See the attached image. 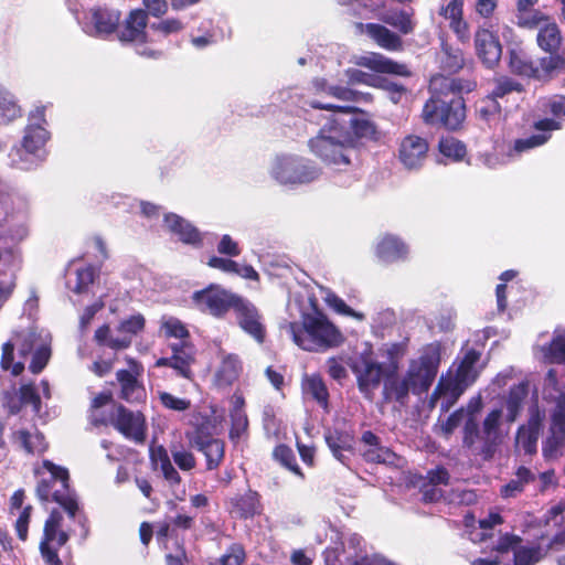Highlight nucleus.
<instances>
[{
    "label": "nucleus",
    "instance_id": "nucleus-64",
    "mask_svg": "<svg viewBox=\"0 0 565 565\" xmlns=\"http://www.w3.org/2000/svg\"><path fill=\"white\" fill-rule=\"evenodd\" d=\"M217 252L218 254L228 257H237L241 255L242 249L238 243L234 241L231 235L224 234L217 244Z\"/></svg>",
    "mask_w": 565,
    "mask_h": 565
},
{
    "label": "nucleus",
    "instance_id": "nucleus-49",
    "mask_svg": "<svg viewBox=\"0 0 565 565\" xmlns=\"http://www.w3.org/2000/svg\"><path fill=\"white\" fill-rule=\"evenodd\" d=\"M384 22L397 29L402 34H409L414 31L412 14L405 10L391 12L384 18Z\"/></svg>",
    "mask_w": 565,
    "mask_h": 565
},
{
    "label": "nucleus",
    "instance_id": "nucleus-18",
    "mask_svg": "<svg viewBox=\"0 0 565 565\" xmlns=\"http://www.w3.org/2000/svg\"><path fill=\"white\" fill-rule=\"evenodd\" d=\"M129 369L116 372L120 385L119 397L127 403H139L146 398V390L138 377L143 373L142 364L134 358L126 359Z\"/></svg>",
    "mask_w": 565,
    "mask_h": 565
},
{
    "label": "nucleus",
    "instance_id": "nucleus-12",
    "mask_svg": "<svg viewBox=\"0 0 565 565\" xmlns=\"http://www.w3.org/2000/svg\"><path fill=\"white\" fill-rule=\"evenodd\" d=\"M238 297L221 285L210 284L201 290L192 294V302L202 313L212 316L215 319H224Z\"/></svg>",
    "mask_w": 565,
    "mask_h": 565
},
{
    "label": "nucleus",
    "instance_id": "nucleus-6",
    "mask_svg": "<svg viewBox=\"0 0 565 565\" xmlns=\"http://www.w3.org/2000/svg\"><path fill=\"white\" fill-rule=\"evenodd\" d=\"M311 151L328 164L348 166L353 138L344 127L332 119L323 126L318 136L309 140Z\"/></svg>",
    "mask_w": 565,
    "mask_h": 565
},
{
    "label": "nucleus",
    "instance_id": "nucleus-48",
    "mask_svg": "<svg viewBox=\"0 0 565 565\" xmlns=\"http://www.w3.org/2000/svg\"><path fill=\"white\" fill-rule=\"evenodd\" d=\"M231 428L228 437L231 441L238 443V440L248 430V417L246 412L230 411Z\"/></svg>",
    "mask_w": 565,
    "mask_h": 565
},
{
    "label": "nucleus",
    "instance_id": "nucleus-9",
    "mask_svg": "<svg viewBox=\"0 0 565 565\" xmlns=\"http://www.w3.org/2000/svg\"><path fill=\"white\" fill-rule=\"evenodd\" d=\"M63 515L53 509L44 522L43 534L39 543V552L43 565H63L58 550L71 539L68 531L62 529Z\"/></svg>",
    "mask_w": 565,
    "mask_h": 565
},
{
    "label": "nucleus",
    "instance_id": "nucleus-23",
    "mask_svg": "<svg viewBox=\"0 0 565 565\" xmlns=\"http://www.w3.org/2000/svg\"><path fill=\"white\" fill-rule=\"evenodd\" d=\"M274 177L284 184L306 183L317 177V170L302 160L287 158L279 160L274 168Z\"/></svg>",
    "mask_w": 565,
    "mask_h": 565
},
{
    "label": "nucleus",
    "instance_id": "nucleus-16",
    "mask_svg": "<svg viewBox=\"0 0 565 565\" xmlns=\"http://www.w3.org/2000/svg\"><path fill=\"white\" fill-rule=\"evenodd\" d=\"M232 311L238 327L257 343L263 344L266 339V327L259 309L249 299L238 295Z\"/></svg>",
    "mask_w": 565,
    "mask_h": 565
},
{
    "label": "nucleus",
    "instance_id": "nucleus-2",
    "mask_svg": "<svg viewBox=\"0 0 565 565\" xmlns=\"http://www.w3.org/2000/svg\"><path fill=\"white\" fill-rule=\"evenodd\" d=\"M440 362L441 344L434 341L422 348L417 359L409 361L403 376L397 374V364L393 363L382 387L383 402L405 405L409 399V393L416 396L426 394L437 377Z\"/></svg>",
    "mask_w": 565,
    "mask_h": 565
},
{
    "label": "nucleus",
    "instance_id": "nucleus-13",
    "mask_svg": "<svg viewBox=\"0 0 565 565\" xmlns=\"http://www.w3.org/2000/svg\"><path fill=\"white\" fill-rule=\"evenodd\" d=\"M552 61L543 60L541 56L533 61L532 57L521 47L508 50L509 71L520 77L533 79L547 84L557 78L556 73L548 66Z\"/></svg>",
    "mask_w": 565,
    "mask_h": 565
},
{
    "label": "nucleus",
    "instance_id": "nucleus-31",
    "mask_svg": "<svg viewBox=\"0 0 565 565\" xmlns=\"http://www.w3.org/2000/svg\"><path fill=\"white\" fill-rule=\"evenodd\" d=\"M12 446L26 455H41L49 448L44 435L40 431L31 434L28 429H18L11 434Z\"/></svg>",
    "mask_w": 565,
    "mask_h": 565
},
{
    "label": "nucleus",
    "instance_id": "nucleus-53",
    "mask_svg": "<svg viewBox=\"0 0 565 565\" xmlns=\"http://www.w3.org/2000/svg\"><path fill=\"white\" fill-rule=\"evenodd\" d=\"M564 443L565 434L551 424L550 435L543 441V455L545 457H554Z\"/></svg>",
    "mask_w": 565,
    "mask_h": 565
},
{
    "label": "nucleus",
    "instance_id": "nucleus-40",
    "mask_svg": "<svg viewBox=\"0 0 565 565\" xmlns=\"http://www.w3.org/2000/svg\"><path fill=\"white\" fill-rule=\"evenodd\" d=\"M225 441L222 439H213L195 449L203 454L205 458V468L209 471L216 470L225 458Z\"/></svg>",
    "mask_w": 565,
    "mask_h": 565
},
{
    "label": "nucleus",
    "instance_id": "nucleus-44",
    "mask_svg": "<svg viewBox=\"0 0 565 565\" xmlns=\"http://www.w3.org/2000/svg\"><path fill=\"white\" fill-rule=\"evenodd\" d=\"M439 152L454 161H461L467 154L466 145L455 137H441L438 142Z\"/></svg>",
    "mask_w": 565,
    "mask_h": 565
},
{
    "label": "nucleus",
    "instance_id": "nucleus-11",
    "mask_svg": "<svg viewBox=\"0 0 565 565\" xmlns=\"http://www.w3.org/2000/svg\"><path fill=\"white\" fill-rule=\"evenodd\" d=\"M145 326V317L136 313L119 322L116 329L118 337H113L109 324L104 323L95 330L94 341L98 347L109 348L116 352L126 350L131 345L132 338L143 331Z\"/></svg>",
    "mask_w": 565,
    "mask_h": 565
},
{
    "label": "nucleus",
    "instance_id": "nucleus-51",
    "mask_svg": "<svg viewBox=\"0 0 565 565\" xmlns=\"http://www.w3.org/2000/svg\"><path fill=\"white\" fill-rule=\"evenodd\" d=\"M327 94L334 98H338L341 100H347V102H359V100L371 102L372 100V96L369 93H360V92L353 90L349 87L338 86V85L329 86Z\"/></svg>",
    "mask_w": 565,
    "mask_h": 565
},
{
    "label": "nucleus",
    "instance_id": "nucleus-15",
    "mask_svg": "<svg viewBox=\"0 0 565 565\" xmlns=\"http://www.w3.org/2000/svg\"><path fill=\"white\" fill-rule=\"evenodd\" d=\"M309 106L313 109L320 110H330L334 113H343V114H361V117H354L350 120V128L352 129L351 137L353 138V143L355 140H369V141H379L381 138V132L377 129V126L369 118L365 117V113L352 106H338L333 104H324L318 100H312L309 103Z\"/></svg>",
    "mask_w": 565,
    "mask_h": 565
},
{
    "label": "nucleus",
    "instance_id": "nucleus-32",
    "mask_svg": "<svg viewBox=\"0 0 565 565\" xmlns=\"http://www.w3.org/2000/svg\"><path fill=\"white\" fill-rule=\"evenodd\" d=\"M502 417V411L500 408L492 409L483 419L482 433L484 436L483 446L481 454L486 459L492 457L495 447L499 444V428Z\"/></svg>",
    "mask_w": 565,
    "mask_h": 565
},
{
    "label": "nucleus",
    "instance_id": "nucleus-19",
    "mask_svg": "<svg viewBox=\"0 0 565 565\" xmlns=\"http://www.w3.org/2000/svg\"><path fill=\"white\" fill-rule=\"evenodd\" d=\"M428 151L429 143L426 138L409 134L401 139L397 158L405 169L418 170L424 166Z\"/></svg>",
    "mask_w": 565,
    "mask_h": 565
},
{
    "label": "nucleus",
    "instance_id": "nucleus-35",
    "mask_svg": "<svg viewBox=\"0 0 565 565\" xmlns=\"http://www.w3.org/2000/svg\"><path fill=\"white\" fill-rule=\"evenodd\" d=\"M539 0H518L516 19L518 25L527 29H534L541 25L544 20H548L547 14L535 9Z\"/></svg>",
    "mask_w": 565,
    "mask_h": 565
},
{
    "label": "nucleus",
    "instance_id": "nucleus-3",
    "mask_svg": "<svg viewBox=\"0 0 565 565\" xmlns=\"http://www.w3.org/2000/svg\"><path fill=\"white\" fill-rule=\"evenodd\" d=\"M481 353L476 349L465 352L456 370L449 369L441 374L428 398V407L435 408L440 404V412L447 413L459 401L461 395L477 381L479 374L476 364Z\"/></svg>",
    "mask_w": 565,
    "mask_h": 565
},
{
    "label": "nucleus",
    "instance_id": "nucleus-1",
    "mask_svg": "<svg viewBox=\"0 0 565 565\" xmlns=\"http://www.w3.org/2000/svg\"><path fill=\"white\" fill-rule=\"evenodd\" d=\"M477 87L476 79L450 78L436 75L431 78L430 97L422 110L423 121L433 127L459 130L466 119V104L462 93H470Z\"/></svg>",
    "mask_w": 565,
    "mask_h": 565
},
{
    "label": "nucleus",
    "instance_id": "nucleus-8",
    "mask_svg": "<svg viewBox=\"0 0 565 565\" xmlns=\"http://www.w3.org/2000/svg\"><path fill=\"white\" fill-rule=\"evenodd\" d=\"M39 338L36 333L29 329L12 331L10 339L1 347L0 367L4 372H10L13 376L21 375L25 365L23 361L14 362V351L18 350L20 359H26L35 349Z\"/></svg>",
    "mask_w": 565,
    "mask_h": 565
},
{
    "label": "nucleus",
    "instance_id": "nucleus-34",
    "mask_svg": "<svg viewBox=\"0 0 565 565\" xmlns=\"http://www.w3.org/2000/svg\"><path fill=\"white\" fill-rule=\"evenodd\" d=\"M472 64V60L467 62L461 49L456 47L446 41L441 42L440 68L444 72L448 74H457L465 66Z\"/></svg>",
    "mask_w": 565,
    "mask_h": 565
},
{
    "label": "nucleus",
    "instance_id": "nucleus-55",
    "mask_svg": "<svg viewBox=\"0 0 565 565\" xmlns=\"http://www.w3.org/2000/svg\"><path fill=\"white\" fill-rule=\"evenodd\" d=\"M542 558V550L540 546L525 547L519 546L514 550L513 565H534Z\"/></svg>",
    "mask_w": 565,
    "mask_h": 565
},
{
    "label": "nucleus",
    "instance_id": "nucleus-27",
    "mask_svg": "<svg viewBox=\"0 0 565 565\" xmlns=\"http://www.w3.org/2000/svg\"><path fill=\"white\" fill-rule=\"evenodd\" d=\"M242 372L243 363L239 356L235 353L224 354L213 375V385L218 390L230 388L238 381Z\"/></svg>",
    "mask_w": 565,
    "mask_h": 565
},
{
    "label": "nucleus",
    "instance_id": "nucleus-42",
    "mask_svg": "<svg viewBox=\"0 0 565 565\" xmlns=\"http://www.w3.org/2000/svg\"><path fill=\"white\" fill-rule=\"evenodd\" d=\"M524 92L525 87L520 81L508 75H501L493 78V88L489 95L498 100L512 93L522 94Z\"/></svg>",
    "mask_w": 565,
    "mask_h": 565
},
{
    "label": "nucleus",
    "instance_id": "nucleus-46",
    "mask_svg": "<svg viewBox=\"0 0 565 565\" xmlns=\"http://www.w3.org/2000/svg\"><path fill=\"white\" fill-rule=\"evenodd\" d=\"M188 438L193 448L212 441L216 439L214 437V426L209 420H203L194 426L193 430L188 434Z\"/></svg>",
    "mask_w": 565,
    "mask_h": 565
},
{
    "label": "nucleus",
    "instance_id": "nucleus-60",
    "mask_svg": "<svg viewBox=\"0 0 565 565\" xmlns=\"http://www.w3.org/2000/svg\"><path fill=\"white\" fill-rule=\"evenodd\" d=\"M94 269L92 266H85L76 269V284L73 289L75 294L87 291L88 287L94 282Z\"/></svg>",
    "mask_w": 565,
    "mask_h": 565
},
{
    "label": "nucleus",
    "instance_id": "nucleus-22",
    "mask_svg": "<svg viewBox=\"0 0 565 565\" xmlns=\"http://www.w3.org/2000/svg\"><path fill=\"white\" fill-rule=\"evenodd\" d=\"M475 50L478 58L488 70H493L500 63L502 45L497 34L488 29L479 28L475 32Z\"/></svg>",
    "mask_w": 565,
    "mask_h": 565
},
{
    "label": "nucleus",
    "instance_id": "nucleus-63",
    "mask_svg": "<svg viewBox=\"0 0 565 565\" xmlns=\"http://www.w3.org/2000/svg\"><path fill=\"white\" fill-rule=\"evenodd\" d=\"M159 398L161 404L168 409L184 412L191 407L190 399L177 397L168 392L160 393Z\"/></svg>",
    "mask_w": 565,
    "mask_h": 565
},
{
    "label": "nucleus",
    "instance_id": "nucleus-17",
    "mask_svg": "<svg viewBox=\"0 0 565 565\" xmlns=\"http://www.w3.org/2000/svg\"><path fill=\"white\" fill-rule=\"evenodd\" d=\"M171 356L159 358L156 367H171L179 377L192 380V365L195 363V347L190 341H179L170 344Z\"/></svg>",
    "mask_w": 565,
    "mask_h": 565
},
{
    "label": "nucleus",
    "instance_id": "nucleus-36",
    "mask_svg": "<svg viewBox=\"0 0 565 565\" xmlns=\"http://www.w3.org/2000/svg\"><path fill=\"white\" fill-rule=\"evenodd\" d=\"M366 33L380 45L388 51H399L403 49V41L399 35L392 32L386 26L379 23H367Z\"/></svg>",
    "mask_w": 565,
    "mask_h": 565
},
{
    "label": "nucleus",
    "instance_id": "nucleus-52",
    "mask_svg": "<svg viewBox=\"0 0 565 565\" xmlns=\"http://www.w3.org/2000/svg\"><path fill=\"white\" fill-rule=\"evenodd\" d=\"M167 338H175L180 341H189L190 332L185 324L178 318L167 319L161 327Z\"/></svg>",
    "mask_w": 565,
    "mask_h": 565
},
{
    "label": "nucleus",
    "instance_id": "nucleus-41",
    "mask_svg": "<svg viewBox=\"0 0 565 565\" xmlns=\"http://www.w3.org/2000/svg\"><path fill=\"white\" fill-rule=\"evenodd\" d=\"M535 480V475L526 467L521 466L515 471V478L504 484L501 490L502 498H515L524 491L526 484Z\"/></svg>",
    "mask_w": 565,
    "mask_h": 565
},
{
    "label": "nucleus",
    "instance_id": "nucleus-10",
    "mask_svg": "<svg viewBox=\"0 0 565 565\" xmlns=\"http://www.w3.org/2000/svg\"><path fill=\"white\" fill-rule=\"evenodd\" d=\"M537 28L536 44L545 53L541 57L552 61L548 66L557 76L565 74L564 38L558 24L548 17Z\"/></svg>",
    "mask_w": 565,
    "mask_h": 565
},
{
    "label": "nucleus",
    "instance_id": "nucleus-43",
    "mask_svg": "<svg viewBox=\"0 0 565 565\" xmlns=\"http://www.w3.org/2000/svg\"><path fill=\"white\" fill-rule=\"evenodd\" d=\"M273 458L285 469L289 470L299 478L305 479V473L297 463L295 452L288 445H277L273 450Z\"/></svg>",
    "mask_w": 565,
    "mask_h": 565
},
{
    "label": "nucleus",
    "instance_id": "nucleus-21",
    "mask_svg": "<svg viewBox=\"0 0 565 565\" xmlns=\"http://www.w3.org/2000/svg\"><path fill=\"white\" fill-rule=\"evenodd\" d=\"M121 20V12L107 7H94L89 10V22L86 32L89 35L107 39L117 33Z\"/></svg>",
    "mask_w": 565,
    "mask_h": 565
},
{
    "label": "nucleus",
    "instance_id": "nucleus-50",
    "mask_svg": "<svg viewBox=\"0 0 565 565\" xmlns=\"http://www.w3.org/2000/svg\"><path fill=\"white\" fill-rule=\"evenodd\" d=\"M0 111L8 120L22 116L21 107L17 104L13 95L0 85Z\"/></svg>",
    "mask_w": 565,
    "mask_h": 565
},
{
    "label": "nucleus",
    "instance_id": "nucleus-45",
    "mask_svg": "<svg viewBox=\"0 0 565 565\" xmlns=\"http://www.w3.org/2000/svg\"><path fill=\"white\" fill-rule=\"evenodd\" d=\"M47 131L41 126H29L22 139V147L29 153H35L46 141Z\"/></svg>",
    "mask_w": 565,
    "mask_h": 565
},
{
    "label": "nucleus",
    "instance_id": "nucleus-38",
    "mask_svg": "<svg viewBox=\"0 0 565 565\" xmlns=\"http://www.w3.org/2000/svg\"><path fill=\"white\" fill-rule=\"evenodd\" d=\"M326 443L330 448L333 456L343 465L348 466L349 457L345 456L344 451H352L353 449V437L338 429L330 431L326 435Z\"/></svg>",
    "mask_w": 565,
    "mask_h": 565
},
{
    "label": "nucleus",
    "instance_id": "nucleus-61",
    "mask_svg": "<svg viewBox=\"0 0 565 565\" xmlns=\"http://www.w3.org/2000/svg\"><path fill=\"white\" fill-rule=\"evenodd\" d=\"M477 113L481 119L488 121L492 117L501 113V105L492 96L487 95L484 98L481 99Z\"/></svg>",
    "mask_w": 565,
    "mask_h": 565
},
{
    "label": "nucleus",
    "instance_id": "nucleus-37",
    "mask_svg": "<svg viewBox=\"0 0 565 565\" xmlns=\"http://www.w3.org/2000/svg\"><path fill=\"white\" fill-rule=\"evenodd\" d=\"M303 392L311 396L319 406L329 413V391L320 374L307 375L302 381Z\"/></svg>",
    "mask_w": 565,
    "mask_h": 565
},
{
    "label": "nucleus",
    "instance_id": "nucleus-29",
    "mask_svg": "<svg viewBox=\"0 0 565 565\" xmlns=\"http://www.w3.org/2000/svg\"><path fill=\"white\" fill-rule=\"evenodd\" d=\"M164 223L169 231L175 234L183 244L193 247L202 246L201 232L185 218L174 213H168L164 215Z\"/></svg>",
    "mask_w": 565,
    "mask_h": 565
},
{
    "label": "nucleus",
    "instance_id": "nucleus-5",
    "mask_svg": "<svg viewBox=\"0 0 565 565\" xmlns=\"http://www.w3.org/2000/svg\"><path fill=\"white\" fill-rule=\"evenodd\" d=\"M42 468L47 476L42 475L38 481L35 493L41 502H55L71 519L78 511V503L70 489V473L64 467L57 466L51 460H43Z\"/></svg>",
    "mask_w": 565,
    "mask_h": 565
},
{
    "label": "nucleus",
    "instance_id": "nucleus-25",
    "mask_svg": "<svg viewBox=\"0 0 565 565\" xmlns=\"http://www.w3.org/2000/svg\"><path fill=\"white\" fill-rule=\"evenodd\" d=\"M561 128L562 122L559 120L553 118L539 119L533 124V129L537 132L526 138L515 139L512 149L514 152L521 153L541 147L552 138L553 131Z\"/></svg>",
    "mask_w": 565,
    "mask_h": 565
},
{
    "label": "nucleus",
    "instance_id": "nucleus-26",
    "mask_svg": "<svg viewBox=\"0 0 565 565\" xmlns=\"http://www.w3.org/2000/svg\"><path fill=\"white\" fill-rule=\"evenodd\" d=\"M148 13L143 9H135L129 12L121 26L117 31V38L121 43H146Z\"/></svg>",
    "mask_w": 565,
    "mask_h": 565
},
{
    "label": "nucleus",
    "instance_id": "nucleus-57",
    "mask_svg": "<svg viewBox=\"0 0 565 565\" xmlns=\"http://www.w3.org/2000/svg\"><path fill=\"white\" fill-rule=\"evenodd\" d=\"M377 87L386 92L390 100H392L394 104H398L403 96H405L407 93L406 86L387 78L379 77Z\"/></svg>",
    "mask_w": 565,
    "mask_h": 565
},
{
    "label": "nucleus",
    "instance_id": "nucleus-30",
    "mask_svg": "<svg viewBox=\"0 0 565 565\" xmlns=\"http://www.w3.org/2000/svg\"><path fill=\"white\" fill-rule=\"evenodd\" d=\"M358 65L382 74H392L403 77L412 75L406 64L393 61L380 53H370L369 55L361 56L358 61Z\"/></svg>",
    "mask_w": 565,
    "mask_h": 565
},
{
    "label": "nucleus",
    "instance_id": "nucleus-20",
    "mask_svg": "<svg viewBox=\"0 0 565 565\" xmlns=\"http://www.w3.org/2000/svg\"><path fill=\"white\" fill-rule=\"evenodd\" d=\"M544 418V411H541L537 404H533L529 407L526 424L521 425L516 430V446L530 456L536 454L537 440L543 428Z\"/></svg>",
    "mask_w": 565,
    "mask_h": 565
},
{
    "label": "nucleus",
    "instance_id": "nucleus-59",
    "mask_svg": "<svg viewBox=\"0 0 565 565\" xmlns=\"http://www.w3.org/2000/svg\"><path fill=\"white\" fill-rule=\"evenodd\" d=\"M150 28L154 32H158L163 36H168L170 34L181 32L184 29V24L181 20L177 18H168L159 22L152 23Z\"/></svg>",
    "mask_w": 565,
    "mask_h": 565
},
{
    "label": "nucleus",
    "instance_id": "nucleus-56",
    "mask_svg": "<svg viewBox=\"0 0 565 565\" xmlns=\"http://www.w3.org/2000/svg\"><path fill=\"white\" fill-rule=\"evenodd\" d=\"M31 354L32 360L29 370L32 374H40L46 367L51 359V348L46 344H41Z\"/></svg>",
    "mask_w": 565,
    "mask_h": 565
},
{
    "label": "nucleus",
    "instance_id": "nucleus-54",
    "mask_svg": "<svg viewBox=\"0 0 565 565\" xmlns=\"http://www.w3.org/2000/svg\"><path fill=\"white\" fill-rule=\"evenodd\" d=\"M19 397L23 405H31L32 411L39 414L42 408L40 394L33 383L22 384L19 387Z\"/></svg>",
    "mask_w": 565,
    "mask_h": 565
},
{
    "label": "nucleus",
    "instance_id": "nucleus-24",
    "mask_svg": "<svg viewBox=\"0 0 565 565\" xmlns=\"http://www.w3.org/2000/svg\"><path fill=\"white\" fill-rule=\"evenodd\" d=\"M363 445L361 456L365 462L395 465L398 460L397 455L388 447L381 444L380 437L371 430H365L360 439Z\"/></svg>",
    "mask_w": 565,
    "mask_h": 565
},
{
    "label": "nucleus",
    "instance_id": "nucleus-4",
    "mask_svg": "<svg viewBox=\"0 0 565 565\" xmlns=\"http://www.w3.org/2000/svg\"><path fill=\"white\" fill-rule=\"evenodd\" d=\"M289 329L294 342L310 352L326 351L344 342L341 331L322 312L307 313L302 324L291 322Z\"/></svg>",
    "mask_w": 565,
    "mask_h": 565
},
{
    "label": "nucleus",
    "instance_id": "nucleus-28",
    "mask_svg": "<svg viewBox=\"0 0 565 565\" xmlns=\"http://www.w3.org/2000/svg\"><path fill=\"white\" fill-rule=\"evenodd\" d=\"M465 0H450L447 6L439 9V15L449 20V28L461 43L470 41V28L463 19Z\"/></svg>",
    "mask_w": 565,
    "mask_h": 565
},
{
    "label": "nucleus",
    "instance_id": "nucleus-47",
    "mask_svg": "<svg viewBox=\"0 0 565 565\" xmlns=\"http://www.w3.org/2000/svg\"><path fill=\"white\" fill-rule=\"evenodd\" d=\"M544 356L550 363L565 364V332L553 337L544 349Z\"/></svg>",
    "mask_w": 565,
    "mask_h": 565
},
{
    "label": "nucleus",
    "instance_id": "nucleus-39",
    "mask_svg": "<svg viewBox=\"0 0 565 565\" xmlns=\"http://www.w3.org/2000/svg\"><path fill=\"white\" fill-rule=\"evenodd\" d=\"M233 508L242 519H250L262 511L260 495L248 490L233 500Z\"/></svg>",
    "mask_w": 565,
    "mask_h": 565
},
{
    "label": "nucleus",
    "instance_id": "nucleus-7",
    "mask_svg": "<svg viewBox=\"0 0 565 565\" xmlns=\"http://www.w3.org/2000/svg\"><path fill=\"white\" fill-rule=\"evenodd\" d=\"M95 425L113 426L125 438L136 443H143L147 437V425L143 414L132 412L118 403H113L108 416H96Z\"/></svg>",
    "mask_w": 565,
    "mask_h": 565
},
{
    "label": "nucleus",
    "instance_id": "nucleus-58",
    "mask_svg": "<svg viewBox=\"0 0 565 565\" xmlns=\"http://www.w3.org/2000/svg\"><path fill=\"white\" fill-rule=\"evenodd\" d=\"M462 433V446L472 449L480 435L479 424L475 416H467Z\"/></svg>",
    "mask_w": 565,
    "mask_h": 565
},
{
    "label": "nucleus",
    "instance_id": "nucleus-33",
    "mask_svg": "<svg viewBox=\"0 0 565 565\" xmlns=\"http://www.w3.org/2000/svg\"><path fill=\"white\" fill-rule=\"evenodd\" d=\"M408 253L406 244L397 236L385 234L377 243L375 255L385 263L405 259Z\"/></svg>",
    "mask_w": 565,
    "mask_h": 565
},
{
    "label": "nucleus",
    "instance_id": "nucleus-14",
    "mask_svg": "<svg viewBox=\"0 0 565 565\" xmlns=\"http://www.w3.org/2000/svg\"><path fill=\"white\" fill-rule=\"evenodd\" d=\"M351 370L356 379V386L362 396L373 402L375 391L381 383H385L387 374L392 371V365L385 370L382 363L362 355L352 365Z\"/></svg>",
    "mask_w": 565,
    "mask_h": 565
},
{
    "label": "nucleus",
    "instance_id": "nucleus-62",
    "mask_svg": "<svg viewBox=\"0 0 565 565\" xmlns=\"http://www.w3.org/2000/svg\"><path fill=\"white\" fill-rule=\"evenodd\" d=\"M32 510V505L24 507L20 512L14 524L17 536L22 542H25L28 540L29 524L31 520Z\"/></svg>",
    "mask_w": 565,
    "mask_h": 565
}]
</instances>
